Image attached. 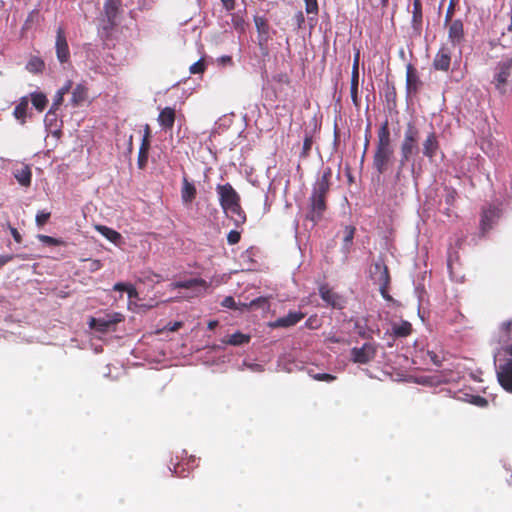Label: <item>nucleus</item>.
<instances>
[{"label": "nucleus", "mask_w": 512, "mask_h": 512, "mask_svg": "<svg viewBox=\"0 0 512 512\" xmlns=\"http://www.w3.org/2000/svg\"><path fill=\"white\" fill-rule=\"evenodd\" d=\"M392 157L393 148L391 145L390 132L385 123L378 131V144L374 154V166L379 173L386 171Z\"/></svg>", "instance_id": "f257e3e1"}, {"label": "nucleus", "mask_w": 512, "mask_h": 512, "mask_svg": "<svg viewBox=\"0 0 512 512\" xmlns=\"http://www.w3.org/2000/svg\"><path fill=\"white\" fill-rule=\"evenodd\" d=\"M329 190V182L327 175H323L314 187V192L311 196L310 211L307 214L313 225L322 217V214L326 208L325 196Z\"/></svg>", "instance_id": "f03ea898"}, {"label": "nucleus", "mask_w": 512, "mask_h": 512, "mask_svg": "<svg viewBox=\"0 0 512 512\" xmlns=\"http://www.w3.org/2000/svg\"><path fill=\"white\" fill-rule=\"evenodd\" d=\"M217 191L220 197L221 206L224 211L226 213H230L232 216L237 215L238 217L235 218V221L243 222L245 218L241 213V209L238 203L239 197L235 190L230 185H222L218 186Z\"/></svg>", "instance_id": "7ed1b4c3"}, {"label": "nucleus", "mask_w": 512, "mask_h": 512, "mask_svg": "<svg viewBox=\"0 0 512 512\" xmlns=\"http://www.w3.org/2000/svg\"><path fill=\"white\" fill-rule=\"evenodd\" d=\"M511 70L512 59H507L501 62L496 68L494 82L496 89L501 94L506 93L512 83Z\"/></svg>", "instance_id": "20e7f679"}, {"label": "nucleus", "mask_w": 512, "mask_h": 512, "mask_svg": "<svg viewBox=\"0 0 512 512\" xmlns=\"http://www.w3.org/2000/svg\"><path fill=\"white\" fill-rule=\"evenodd\" d=\"M417 141L418 131L414 126L409 124L407 130L405 131L404 139L401 145L402 162L408 160L411 157L417 148Z\"/></svg>", "instance_id": "39448f33"}, {"label": "nucleus", "mask_w": 512, "mask_h": 512, "mask_svg": "<svg viewBox=\"0 0 512 512\" xmlns=\"http://www.w3.org/2000/svg\"><path fill=\"white\" fill-rule=\"evenodd\" d=\"M375 352H376L375 346L370 343H366L361 348L352 349V351H351L352 360L355 363H361V364L367 363L374 358Z\"/></svg>", "instance_id": "423d86ee"}, {"label": "nucleus", "mask_w": 512, "mask_h": 512, "mask_svg": "<svg viewBox=\"0 0 512 512\" xmlns=\"http://www.w3.org/2000/svg\"><path fill=\"white\" fill-rule=\"evenodd\" d=\"M123 320V315L120 313H113L106 315L103 318L95 319L92 318L90 325L91 327L99 330V331H105L109 326L119 323Z\"/></svg>", "instance_id": "0eeeda50"}, {"label": "nucleus", "mask_w": 512, "mask_h": 512, "mask_svg": "<svg viewBox=\"0 0 512 512\" xmlns=\"http://www.w3.org/2000/svg\"><path fill=\"white\" fill-rule=\"evenodd\" d=\"M498 379L504 389L512 392V361L500 367Z\"/></svg>", "instance_id": "6e6552de"}, {"label": "nucleus", "mask_w": 512, "mask_h": 512, "mask_svg": "<svg viewBox=\"0 0 512 512\" xmlns=\"http://www.w3.org/2000/svg\"><path fill=\"white\" fill-rule=\"evenodd\" d=\"M56 52L60 62H66L69 58V49L62 30H58L56 37Z\"/></svg>", "instance_id": "1a4fd4ad"}, {"label": "nucleus", "mask_w": 512, "mask_h": 512, "mask_svg": "<svg viewBox=\"0 0 512 512\" xmlns=\"http://www.w3.org/2000/svg\"><path fill=\"white\" fill-rule=\"evenodd\" d=\"M303 318L301 313H289L287 316L279 318L269 324L272 328L290 327L298 323Z\"/></svg>", "instance_id": "9d476101"}, {"label": "nucleus", "mask_w": 512, "mask_h": 512, "mask_svg": "<svg viewBox=\"0 0 512 512\" xmlns=\"http://www.w3.org/2000/svg\"><path fill=\"white\" fill-rule=\"evenodd\" d=\"M448 37L453 44H459L463 40V24L460 20H455L450 24Z\"/></svg>", "instance_id": "9b49d317"}, {"label": "nucleus", "mask_w": 512, "mask_h": 512, "mask_svg": "<svg viewBox=\"0 0 512 512\" xmlns=\"http://www.w3.org/2000/svg\"><path fill=\"white\" fill-rule=\"evenodd\" d=\"M158 122L163 128L171 129L175 122V110L171 107L161 110Z\"/></svg>", "instance_id": "f8f14e48"}, {"label": "nucleus", "mask_w": 512, "mask_h": 512, "mask_svg": "<svg viewBox=\"0 0 512 512\" xmlns=\"http://www.w3.org/2000/svg\"><path fill=\"white\" fill-rule=\"evenodd\" d=\"M450 60L449 52L447 49L442 48L435 56L433 64L436 69L446 71L449 69Z\"/></svg>", "instance_id": "ddd939ff"}, {"label": "nucleus", "mask_w": 512, "mask_h": 512, "mask_svg": "<svg viewBox=\"0 0 512 512\" xmlns=\"http://www.w3.org/2000/svg\"><path fill=\"white\" fill-rule=\"evenodd\" d=\"M196 197V188L186 178L183 179L181 199L184 204H190Z\"/></svg>", "instance_id": "4468645a"}, {"label": "nucleus", "mask_w": 512, "mask_h": 512, "mask_svg": "<svg viewBox=\"0 0 512 512\" xmlns=\"http://www.w3.org/2000/svg\"><path fill=\"white\" fill-rule=\"evenodd\" d=\"M95 229L102 235L104 236L107 240H109L110 242L114 243V244H118L119 241L121 240L122 236L120 233H118L117 231L107 227V226H104V225H95Z\"/></svg>", "instance_id": "2eb2a0df"}, {"label": "nucleus", "mask_w": 512, "mask_h": 512, "mask_svg": "<svg viewBox=\"0 0 512 512\" xmlns=\"http://www.w3.org/2000/svg\"><path fill=\"white\" fill-rule=\"evenodd\" d=\"M87 97V88L82 84H78L72 91L71 102L74 106H79L87 99Z\"/></svg>", "instance_id": "dca6fc26"}, {"label": "nucleus", "mask_w": 512, "mask_h": 512, "mask_svg": "<svg viewBox=\"0 0 512 512\" xmlns=\"http://www.w3.org/2000/svg\"><path fill=\"white\" fill-rule=\"evenodd\" d=\"M320 294L324 301H326L329 305L336 308H341L342 302L340 297H338L335 293L329 290L326 287L320 288Z\"/></svg>", "instance_id": "f3484780"}, {"label": "nucleus", "mask_w": 512, "mask_h": 512, "mask_svg": "<svg viewBox=\"0 0 512 512\" xmlns=\"http://www.w3.org/2000/svg\"><path fill=\"white\" fill-rule=\"evenodd\" d=\"M14 176L20 185L28 187L31 184V170L28 166H22L14 172Z\"/></svg>", "instance_id": "a211bd4d"}, {"label": "nucleus", "mask_w": 512, "mask_h": 512, "mask_svg": "<svg viewBox=\"0 0 512 512\" xmlns=\"http://www.w3.org/2000/svg\"><path fill=\"white\" fill-rule=\"evenodd\" d=\"M170 286L172 289H177V288H185V289L203 288V289H205L206 283L203 280L192 279V280H188V281L175 282V283H172Z\"/></svg>", "instance_id": "6ab92c4d"}, {"label": "nucleus", "mask_w": 512, "mask_h": 512, "mask_svg": "<svg viewBox=\"0 0 512 512\" xmlns=\"http://www.w3.org/2000/svg\"><path fill=\"white\" fill-rule=\"evenodd\" d=\"M438 148L436 136L431 133L423 143L424 154L428 157H433Z\"/></svg>", "instance_id": "aec40b11"}, {"label": "nucleus", "mask_w": 512, "mask_h": 512, "mask_svg": "<svg viewBox=\"0 0 512 512\" xmlns=\"http://www.w3.org/2000/svg\"><path fill=\"white\" fill-rule=\"evenodd\" d=\"M120 0H106L104 5L105 15L112 22L117 15Z\"/></svg>", "instance_id": "412c9836"}, {"label": "nucleus", "mask_w": 512, "mask_h": 512, "mask_svg": "<svg viewBox=\"0 0 512 512\" xmlns=\"http://www.w3.org/2000/svg\"><path fill=\"white\" fill-rule=\"evenodd\" d=\"M250 340V336L243 334L241 332H236L232 335L227 336L226 339L223 340L224 343L230 344V345H242L245 343H248Z\"/></svg>", "instance_id": "4be33fe9"}, {"label": "nucleus", "mask_w": 512, "mask_h": 512, "mask_svg": "<svg viewBox=\"0 0 512 512\" xmlns=\"http://www.w3.org/2000/svg\"><path fill=\"white\" fill-rule=\"evenodd\" d=\"M31 102L37 110L42 111L46 107L47 98L43 93H32Z\"/></svg>", "instance_id": "5701e85b"}, {"label": "nucleus", "mask_w": 512, "mask_h": 512, "mask_svg": "<svg viewBox=\"0 0 512 512\" xmlns=\"http://www.w3.org/2000/svg\"><path fill=\"white\" fill-rule=\"evenodd\" d=\"M406 82L409 91L417 89V77L411 65L407 66Z\"/></svg>", "instance_id": "b1692460"}, {"label": "nucleus", "mask_w": 512, "mask_h": 512, "mask_svg": "<svg viewBox=\"0 0 512 512\" xmlns=\"http://www.w3.org/2000/svg\"><path fill=\"white\" fill-rule=\"evenodd\" d=\"M393 332L397 336L405 337L411 333V324L406 321L402 322L401 324H394Z\"/></svg>", "instance_id": "393cba45"}, {"label": "nucleus", "mask_w": 512, "mask_h": 512, "mask_svg": "<svg viewBox=\"0 0 512 512\" xmlns=\"http://www.w3.org/2000/svg\"><path fill=\"white\" fill-rule=\"evenodd\" d=\"M28 107L27 98H22L20 103L14 109V116L19 120H24Z\"/></svg>", "instance_id": "a878e982"}, {"label": "nucleus", "mask_w": 512, "mask_h": 512, "mask_svg": "<svg viewBox=\"0 0 512 512\" xmlns=\"http://www.w3.org/2000/svg\"><path fill=\"white\" fill-rule=\"evenodd\" d=\"M241 307L245 309H252L255 307L268 308V301L264 297H259L255 300H252L249 304L242 303Z\"/></svg>", "instance_id": "bb28decb"}, {"label": "nucleus", "mask_w": 512, "mask_h": 512, "mask_svg": "<svg viewBox=\"0 0 512 512\" xmlns=\"http://www.w3.org/2000/svg\"><path fill=\"white\" fill-rule=\"evenodd\" d=\"M43 67V61L37 57L31 58L27 63V69L33 73L40 72L43 69Z\"/></svg>", "instance_id": "cd10ccee"}, {"label": "nucleus", "mask_w": 512, "mask_h": 512, "mask_svg": "<svg viewBox=\"0 0 512 512\" xmlns=\"http://www.w3.org/2000/svg\"><path fill=\"white\" fill-rule=\"evenodd\" d=\"M63 100H64V96L57 91L55 96H54L53 103H52V106H51V108H50V110L48 112V115L54 114L56 112V110H58L60 105L62 104Z\"/></svg>", "instance_id": "c85d7f7f"}, {"label": "nucleus", "mask_w": 512, "mask_h": 512, "mask_svg": "<svg viewBox=\"0 0 512 512\" xmlns=\"http://www.w3.org/2000/svg\"><path fill=\"white\" fill-rule=\"evenodd\" d=\"M358 85H359V74H356L354 72V73H352V77H351V96L354 101H356V98H357Z\"/></svg>", "instance_id": "c756f323"}, {"label": "nucleus", "mask_w": 512, "mask_h": 512, "mask_svg": "<svg viewBox=\"0 0 512 512\" xmlns=\"http://www.w3.org/2000/svg\"><path fill=\"white\" fill-rule=\"evenodd\" d=\"M38 239L47 245L58 246L63 244L62 240L47 235H38Z\"/></svg>", "instance_id": "7c9ffc66"}, {"label": "nucleus", "mask_w": 512, "mask_h": 512, "mask_svg": "<svg viewBox=\"0 0 512 512\" xmlns=\"http://www.w3.org/2000/svg\"><path fill=\"white\" fill-rule=\"evenodd\" d=\"M222 306L223 307H226V308H231V309H241V310H244L245 308L241 307V304L240 305H237L235 300L233 299V297L231 296H228L226 297L223 301H222Z\"/></svg>", "instance_id": "2f4dec72"}, {"label": "nucleus", "mask_w": 512, "mask_h": 512, "mask_svg": "<svg viewBox=\"0 0 512 512\" xmlns=\"http://www.w3.org/2000/svg\"><path fill=\"white\" fill-rule=\"evenodd\" d=\"M355 229L351 226H346L344 229V237L343 240L346 245L351 244L353 237H354Z\"/></svg>", "instance_id": "473e14b6"}, {"label": "nucleus", "mask_w": 512, "mask_h": 512, "mask_svg": "<svg viewBox=\"0 0 512 512\" xmlns=\"http://www.w3.org/2000/svg\"><path fill=\"white\" fill-rule=\"evenodd\" d=\"M255 25L259 33H267L268 26L265 19L262 17H255Z\"/></svg>", "instance_id": "72a5a7b5"}, {"label": "nucleus", "mask_w": 512, "mask_h": 512, "mask_svg": "<svg viewBox=\"0 0 512 512\" xmlns=\"http://www.w3.org/2000/svg\"><path fill=\"white\" fill-rule=\"evenodd\" d=\"M204 70H205V65L202 60H199L190 66V72L192 74L203 73Z\"/></svg>", "instance_id": "f704fd0d"}, {"label": "nucleus", "mask_w": 512, "mask_h": 512, "mask_svg": "<svg viewBox=\"0 0 512 512\" xmlns=\"http://www.w3.org/2000/svg\"><path fill=\"white\" fill-rule=\"evenodd\" d=\"M304 1H305L307 13H317V11H318L317 0H304Z\"/></svg>", "instance_id": "c9c22d12"}, {"label": "nucleus", "mask_w": 512, "mask_h": 512, "mask_svg": "<svg viewBox=\"0 0 512 512\" xmlns=\"http://www.w3.org/2000/svg\"><path fill=\"white\" fill-rule=\"evenodd\" d=\"M240 240V233L235 231V230H232L229 232L228 236H227V241L229 244H236L238 243Z\"/></svg>", "instance_id": "e433bc0d"}, {"label": "nucleus", "mask_w": 512, "mask_h": 512, "mask_svg": "<svg viewBox=\"0 0 512 512\" xmlns=\"http://www.w3.org/2000/svg\"><path fill=\"white\" fill-rule=\"evenodd\" d=\"M359 59H360V53H359V51H357L356 54L354 55L352 73L355 72L356 74H359Z\"/></svg>", "instance_id": "4c0bfd02"}, {"label": "nucleus", "mask_w": 512, "mask_h": 512, "mask_svg": "<svg viewBox=\"0 0 512 512\" xmlns=\"http://www.w3.org/2000/svg\"><path fill=\"white\" fill-rule=\"evenodd\" d=\"M50 217V213H39L37 216H36V222L39 224V225H43L44 223H46V221L49 219Z\"/></svg>", "instance_id": "58836bf2"}, {"label": "nucleus", "mask_w": 512, "mask_h": 512, "mask_svg": "<svg viewBox=\"0 0 512 512\" xmlns=\"http://www.w3.org/2000/svg\"><path fill=\"white\" fill-rule=\"evenodd\" d=\"M420 17H421L420 0H414V19H415V21Z\"/></svg>", "instance_id": "ea45409f"}, {"label": "nucleus", "mask_w": 512, "mask_h": 512, "mask_svg": "<svg viewBox=\"0 0 512 512\" xmlns=\"http://www.w3.org/2000/svg\"><path fill=\"white\" fill-rule=\"evenodd\" d=\"M312 140L310 137H306L303 143V154L306 155L311 149Z\"/></svg>", "instance_id": "a19ab883"}, {"label": "nucleus", "mask_w": 512, "mask_h": 512, "mask_svg": "<svg viewBox=\"0 0 512 512\" xmlns=\"http://www.w3.org/2000/svg\"><path fill=\"white\" fill-rule=\"evenodd\" d=\"M147 158H148V154L144 153V155L142 154V152L139 151V155H138V165L140 168H143L144 165L146 164L147 162Z\"/></svg>", "instance_id": "79ce46f5"}, {"label": "nucleus", "mask_w": 512, "mask_h": 512, "mask_svg": "<svg viewBox=\"0 0 512 512\" xmlns=\"http://www.w3.org/2000/svg\"><path fill=\"white\" fill-rule=\"evenodd\" d=\"M127 294H128V297L129 299H134V298H137L138 297V292L137 290L134 288V286L132 285H129L128 289L126 290Z\"/></svg>", "instance_id": "37998d69"}, {"label": "nucleus", "mask_w": 512, "mask_h": 512, "mask_svg": "<svg viewBox=\"0 0 512 512\" xmlns=\"http://www.w3.org/2000/svg\"><path fill=\"white\" fill-rule=\"evenodd\" d=\"M71 85H72V81L68 80L65 83V85L58 90V92L61 93L64 96L71 89Z\"/></svg>", "instance_id": "c03bdc74"}, {"label": "nucleus", "mask_w": 512, "mask_h": 512, "mask_svg": "<svg viewBox=\"0 0 512 512\" xmlns=\"http://www.w3.org/2000/svg\"><path fill=\"white\" fill-rule=\"evenodd\" d=\"M13 259L12 255H0V268Z\"/></svg>", "instance_id": "a18cd8bd"}, {"label": "nucleus", "mask_w": 512, "mask_h": 512, "mask_svg": "<svg viewBox=\"0 0 512 512\" xmlns=\"http://www.w3.org/2000/svg\"><path fill=\"white\" fill-rule=\"evenodd\" d=\"M148 150H149V141H148V139H146V137H144L141 148H140V152H142V154L144 155V153L148 154Z\"/></svg>", "instance_id": "49530a36"}, {"label": "nucleus", "mask_w": 512, "mask_h": 512, "mask_svg": "<svg viewBox=\"0 0 512 512\" xmlns=\"http://www.w3.org/2000/svg\"><path fill=\"white\" fill-rule=\"evenodd\" d=\"M10 232H11V235L13 236L14 240L17 242V243H20L21 242V235L19 234V232L17 231L16 228L14 227H10Z\"/></svg>", "instance_id": "de8ad7c7"}, {"label": "nucleus", "mask_w": 512, "mask_h": 512, "mask_svg": "<svg viewBox=\"0 0 512 512\" xmlns=\"http://www.w3.org/2000/svg\"><path fill=\"white\" fill-rule=\"evenodd\" d=\"M130 284H125V283H116L113 287L114 290L116 291H125L128 289Z\"/></svg>", "instance_id": "09e8293b"}, {"label": "nucleus", "mask_w": 512, "mask_h": 512, "mask_svg": "<svg viewBox=\"0 0 512 512\" xmlns=\"http://www.w3.org/2000/svg\"><path fill=\"white\" fill-rule=\"evenodd\" d=\"M316 379L323 380V381H332L335 379V377L330 374H318L316 376Z\"/></svg>", "instance_id": "8fccbe9b"}, {"label": "nucleus", "mask_w": 512, "mask_h": 512, "mask_svg": "<svg viewBox=\"0 0 512 512\" xmlns=\"http://www.w3.org/2000/svg\"><path fill=\"white\" fill-rule=\"evenodd\" d=\"M101 262L99 260H92L90 263V270L97 271L101 268Z\"/></svg>", "instance_id": "3c124183"}, {"label": "nucleus", "mask_w": 512, "mask_h": 512, "mask_svg": "<svg viewBox=\"0 0 512 512\" xmlns=\"http://www.w3.org/2000/svg\"><path fill=\"white\" fill-rule=\"evenodd\" d=\"M181 327H182V322L177 321V322H174V323H173V324H171V325H168V326H167V329H168L169 331L175 332V331H177V330H178L179 328H181Z\"/></svg>", "instance_id": "603ef678"}, {"label": "nucleus", "mask_w": 512, "mask_h": 512, "mask_svg": "<svg viewBox=\"0 0 512 512\" xmlns=\"http://www.w3.org/2000/svg\"><path fill=\"white\" fill-rule=\"evenodd\" d=\"M494 216V212L485 213L482 219V225L483 227L486 226V221L490 219V217Z\"/></svg>", "instance_id": "864d4df0"}, {"label": "nucleus", "mask_w": 512, "mask_h": 512, "mask_svg": "<svg viewBox=\"0 0 512 512\" xmlns=\"http://www.w3.org/2000/svg\"><path fill=\"white\" fill-rule=\"evenodd\" d=\"M224 4V6L227 8V9H232L233 8V2L234 0H221Z\"/></svg>", "instance_id": "5fc2aeb1"}, {"label": "nucleus", "mask_w": 512, "mask_h": 512, "mask_svg": "<svg viewBox=\"0 0 512 512\" xmlns=\"http://www.w3.org/2000/svg\"><path fill=\"white\" fill-rule=\"evenodd\" d=\"M381 275L383 277L384 284H387V282H388V275H387V269L386 268L382 269Z\"/></svg>", "instance_id": "6e6d98bb"}, {"label": "nucleus", "mask_w": 512, "mask_h": 512, "mask_svg": "<svg viewBox=\"0 0 512 512\" xmlns=\"http://www.w3.org/2000/svg\"><path fill=\"white\" fill-rule=\"evenodd\" d=\"M218 325V322L216 320H212L208 322V328L214 329Z\"/></svg>", "instance_id": "4d7b16f0"}, {"label": "nucleus", "mask_w": 512, "mask_h": 512, "mask_svg": "<svg viewBox=\"0 0 512 512\" xmlns=\"http://www.w3.org/2000/svg\"><path fill=\"white\" fill-rule=\"evenodd\" d=\"M144 137H146V139H148V137H149V126L148 125L145 126V135H144Z\"/></svg>", "instance_id": "13d9d810"}, {"label": "nucleus", "mask_w": 512, "mask_h": 512, "mask_svg": "<svg viewBox=\"0 0 512 512\" xmlns=\"http://www.w3.org/2000/svg\"><path fill=\"white\" fill-rule=\"evenodd\" d=\"M230 60H231L230 57H223V58H221L222 63L230 62Z\"/></svg>", "instance_id": "bf43d9fd"}, {"label": "nucleus", "mask_w": 512, "mask_h": 512, "mask_svg": "<svg viewBox=\"0 0 512 512\" xmlns=\"http://www.w3.org/2000/svg\"><path fill=\"white\" fill-rule=\"evenodd\" d=\"M387 2H388V0H381V3L383 6H386Z\"/></svg>", "instance_id": "052dcab7"}, {"label": "nucleus", "mask_w": 512, "mask_h": 512, "mask_svg": "<svg viewBox=\"0 0 512 512\" xmlns=\"http://www.w3.org/2000/svg\"><path fill=\"white\" fill-rule=\"evenodd\" d=\"M450 13H451V9H448V13H447V16H446V19L448 20L449 17H450Z\"/></svg>", "instance_id": "680f3d73"}, {"label": "nucleus", "mask_w": 512, "mask_h": 512, "mask_svg": "<svg viewBox=\"0 0 512 512\" xmlns=\"http://www.w3.org/2000/svg\"><path fill=\"white\" fill-rule=\"evenodd\" d=\"M485 403H486V400H485V399H481V400L479 401V404H485Z\"/></svg>", "instance_id": "e2e57ef3"}, {"label": "nucleus", "mask_w": 512, "mask_h": 512, "mask_svg": "<svg viewBox=\"0 0 512 512\" xmlns=\"http://www.w3.org/2000/svg\"><path fill=\"white\" fill-rule=\"evenodd\" d=\"M485 403H486V400H485V399H481V400L479 401V404H485Z\"/></svg>", "instance_id": "0e129e2a"}]
</instances>
